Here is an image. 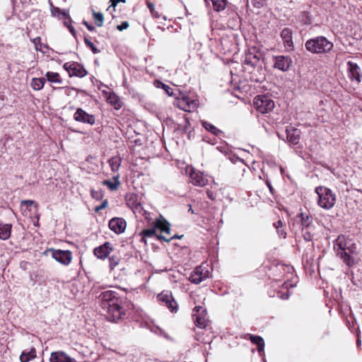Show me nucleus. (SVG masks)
<instances>
[{
	"mask_svg": "<svg viewBox=\"0 0 362 362\" xmlns=\"http://www.w3.org/2000/svg\"><path fill=\"white\" fill-rule=\"evenodd\" d=\"M98 299L108 321L118 322L124 318L125 309L121 305L122 300L115 291L110 290L103 291L99 295Z\"/></svg>",
	"mask_w": 362,
	"mask_h": 362,
	"instance_id": "1",
	"label": "nucleus"
},
{
	"mask_svg": "<svg viewBox=\"0 0 362 362\" xmlns=\"http://www.w3.org/2000/svg\"><path fill=\"white\" fill-rule=\"evenodd\" d=\"M305 48L311 54L325 55L331 53L334 44L325 36L318 35L306 40Z\"/></svg>",
	"mask_w": 362,
	"mask_h": 362,
	"instance_id": "2",
	"label": "nucleus"
},
{
	"mask_svg": "<svg viewBox=\"0 0 362 362\" xmlns=\"http://www.w3.org/2000/svg\"><path fill=\"white\" fill-rule=\"evenodd\" d=\"M337 246L338 247L337 254L340 255L344 262L348 266L353 265L354 264L353 255L356 253V245L353 240L344 235H339L337 239Z\"/></svg>",
	"mask_w": 362,
	"mask_h": 362,
	"instance_id": "3",
	"label": "nucleus"
},
{
	"mask_svg": "<svg viewBox=\"0 0 362 362\" xmlns=\"http://www.w3.org/2000/svg\"><path fill=\"white\" fill-rule=\"evenodd\" d=\"M132 209L136 216L144 218L148 226H170V223L162 215L153 217V215L144 210L141 203L136 200L133 202Z\"/></svg>",
	"mask_w": 362,
	"mask_h": 362,
	"instance_id": "4",
	"label": "nucleus"
},
{
	"mask_svg": "<svg viewBox=\"0 0 362 362\" xmlns=\"http://www.w3.org/2000/svg\"><path fill=\"white\" fill-rule=\"evenodd\" d=\"M318 196V205L325 209H329L333 207L335 203L336 197L331 189L323 187H317L315 189Z\"/></svg>",
	"mask_w": 362,
	"mask_h": 362,
	"instance_id": "5",
	"label": "nucleus"
},
{
	"mask_svg": "<svg viewBox=\"0 0 362 362\" xmlns=\"http://www.w3.org/2000/svg\"><path fill=\"white\" fill-rule=\"evenodd\" d=\"M254 105L258 112L267 115L274 110V102L270 96L260 95L255 98Z\"/></svg>",
	"mask_w": 362,
	"mask_h": 362,
	"instance_id": "6",
	"label": "nucleus"
},
{
	"mask_svg": "<svg viewBox=\"0 0 362 362\" xmlns=\"http://www.w3.org/2000/svg\"><path fill=\"white\" fill-rule=\"evenodd\" d=\"M170 228H151L143 230L145 236H153L156 235L158 239L163 240L166 242L170 241L173 238H180L182 235L178 236L177 234L171 233Z\"/></svg>",
	"mask_w": 362,
	"mask_h": 362,
	"instance_id": "7",
	"label": "nucleus"
},
{
	"mask_svg": "<svg viewBox=\"0 0 362 362\" xmlns=\"http://www.w3.org/2000/svg\"><path fill=\"white\" fill-rule=\"evenodd\" d=\"M347 77L351 82L358 85L362 81V69L356 63L348 61L346 62Z\"/></svg>",
	"mask_w": 362,
	"mask_h": 362,
	"instance_id": "8",
	"label": "nucleus"
},
{
	"mask_svg": "<svg viewBox=\"0 0 362 362\" xmlns=\"http://www.w3.org/2000/svg\"><path fill=\"white\" fill-rule=\"evenodd\" d=\"M175 105L185 112H193L198 107V101L192 99L187 95H183L181 98H177Z\"/></svg>",
	"mask_w": 362,
	"mask_h": 362,
	"instance_id": "9",
	"label": "nucleus"
},
{
	"mask_svg": "<svg viewBox=\"0 0 362 362\" xmlns=\"http://www.w3.org/2000/svg\"><path fill=\"white\" fill-rule=\"evenodd\" d=\"M272 59L274 62L273 67L283 72L288 71L293 64V61L290 56H273Z\"/></svg>",
	"mask_w": 362,
	"mask_h": 362,
	"instance_id": "10",
	"label": "nucleus"
},
{
	"mask_svg": "<svg viewBox=\"0 0 362 362\" xmlns=\"http://www.w3.org/2000/svg\"><path fill=\"white\" fill-rule=\"evenodd\" d=\"M209 277V271L206 266L203 264L197 267L189 276V281L195 284H199L204 279Z\"/></svg>",
	"mask_w": 362,
	"mask_h": 362,
	"instance_id": "11",
	"label": "nucleus"
},
{
	"mask_svg": "<svg viewBox=\"0 0 362 362\" xmlns=\"http://www.w3.org/2000/svg\"><path fill=\"white\" fill-rule=\"evenodd\" d=\"M206 310L202 306H196L193 309L192 317L197 327L204 328L206 326Z\"/></svg>",
	"mask_w": 362,
	"mask_h": 362,
	"instance_id": "12",
	"label": "nucleus"
},
{
	"mask_svg": "<svg viewBox=\"0 0 362 362\" xmlns=\"http://www.w3.org/2000/svg\"><path fill=\"white\" fill-rule=\"evenodd\" d=\"M64 68L68 71L70 76L83 78L88 74V71L83 66L77 62L65 63L64 64Z\"/></svg>",
	"mask_w": 362,
	"mask_h": 362,
	"instance_id": "13",
	"label": "nucleus"
},
{
	"mask_svg": "<svg viewBox=\"0 0 362 362\" xmlns=\"http://www.w3.org/2000/svg\"><path fill=\"white\" fill-rule=\"evenodd\" d=\"M49 252L55 260L63 264L68 265L71 261V253L68 250L50 249L45 252L46 254Z\"/></svg>",
	"mask_w": 362,
	"mask_h": 362,
	"instance_id": "14",
	"label": "nucleus"
},
{
	"mask_svg": "<svg viewBox=\"0 0 362 362\" xmlns=\"http://www.w3.org/2000/svg\"><path fill=\"white\" fill-rule=\"evenodd\" d=\"M74 119L76 122L88 124L90 125H93L95 123V115L88 114L81 107L76 109V111L74 114Z\"/></svg>",
	"mask_w": 362,
	"mask_h": 362,
	"instance_id": "15",
	"label": "nucleus"
},
{
	"mask_svg": "<svg viewBox=\"0 0 362 362\" xmlns=\"http://www.w3.org/2000/svg\"><path fill=\"white\" fill-rule=\"evenodd\" d=\"M158 299L161 303L166 306L171 312L176 313L177 310V303L173 298L171 293L162 292L158 296Z\"/></svg>",
	"mask_w": 362,
	"mask_h": 362,
	"instance_id": "16",
	"label": "nucleus"
},
{
	"mask_svg": "<svg viewBox=\"0 0 362 362\" xmlns=\"http://www.w3.org/2000/svg\"><path fill=\"white\" fill-rule=\"evenodd\" d=\"M112 251V245L109 242H105L104 244L95 247L93 250V254L98 259H105Z\"/></svg>",
	"mask_w": 362,
	"mask_h": 362,
	"instance_id": "17",
	"label": "nucleus"
},
{
	"mask_svg": "<svg viewBox=\"0 0 362 362\" xmlns=\"http://www.w3.org/2000/svg\"><path fill=\"white\" fill-rule=\"evenodd\" d=\"M49 362H77L74 358L71 357L63 351H53L50 354Z\"/></svg>",
	"mask_w": 362,
	"mask_h": 362,
	"instance_id": "18",
	"label": "nucleus"
},
{
	"mask_svg": "<svg viewBox=\"0 0 362 362\" xmlns=\"http://www.w3.org/2000/svg\"><path fill=\"white\" fill-rule=\"evenodd\" d=\"M20 209L24 216H28L29 213L37 212L38 204L33 200H23L21 202Z\"/></svg>",
	"mask_w": 362,
	"mask_h": 362,
	"instance_id": "19",
	"label": "nucleus"
},
{
	"mask_svg": "<svg viewBox=\"0 0 362 362\" xmlns=\"http://www.w3.org/2000/svg\"><path fill=\"white\" fill-rule=\"evenodd\" d=\"M280 35L283 40L284 47L292 49L293 48L292 30L288 28H284L281 30Z\"/></svg>",
	"mask_w": 362,
	"mask_h": 362,
	"instance_id": "20",
	"label": "nucleus"
},
{
	"mask_svg": "<svg viewBox=\"0 0 362 362\" xmlns=\"http://www.w3.org/2000/svg\"><path fill=\"white\" fill-rule=\"evenodd\" d=\"M260 54L255 52V51L249 50L245 53L243 63L246 65L255 67L257 65L259 61Z\"/></svg>",
	"mask_w": 362,
	"mask_h": 362,
	"instance_id": "21",
	"label": "nucleus"
},
{
	"mask_svg": "<svg viewBox=\"0 0 362 362\" xmlns=\"http://www.w3.org/2000/svg\"><path fill=\"white\" fill-rule=\"evenodd\" d=\"M288 141L292 145H296L300 141V131L296 128L290 127L286 129Z\"/></svg>",
	"mask_w": 362,
	"mask_h": 362,
	"instance_id": "22",
	"label": "nucleus"
},
{
	"mask_svg": "<svg viewBox=\"0 0 362 362\" xmlns=\"http://www.w3.org/2000/svg\"><path fill=\"white\" fill-rule=\"evenodd\" d=\"M190 179L193 185L200 187L206 185L208 182L207 179L199 171L192 170L190 173Z\"/></svg>",
	"mask_w": 362,
	"mask_h": 362,
	"instance_id": "23",
	"label": "nucleus"
},
{
	"mask_svg": "<svg viewBox=\"0 0 362 362\" xmlns=\"http://www.w3.org/2000/svg\"><path fill=\"white\" fill-rule=\"evenodd\" d=\"M37 357V351L34 346L25 349L21 352L19 360L21 362H29Z\"/></svg>",
	"mask_w": 362,
	"mask_h": 362,
	"instance_id": "24",
	"label": "nucleus"
},
{
	"mask_svg": "<svg viewBox=\"0 0 362 362\" xmlns=\"http://www.w3.org/2000/svg\"><path fill=\"white\" fill-rule=\"evenodd\" d=\"M248 335L251 342L257 346L258 352L261 353L263 351L264 348V339L259 336Z\"/></svg>",
	"mask_w": 362,
	"mask_h": 362,
	"instance_id": "25",
	"label": "nucleus"
},
{
	"mask_svg": "<svg viewBox=\"0 0 362 362\" xmlns=\"http://www.w3.org/2000/svg\"><path fill=\"white\" fill-rule=\"evenodd\" d=\"M114 181H111L109 180H105L103 181L102 184L104 186H107L110 190L114 191L118 189V187L120 184L119 181V175H115L113 177Z\"/></svg>",
	"mask_w": 362,
	"mask_h": 362,
	"instance_id": "26",
	"label": "nucleus"
},
{
	"mask_svg": "<svg viewBox=\"0 0 362 362\" xmlns=\"http://www.w3.org/2000/svg\"><path fill=\"white\" fill-rule=\"evenodd\" d=\"M121 261V257L119 254H113L111 256L108 257L109 262V268L110 271H112L119 264Z\"/></svg>",
	"mask_w": 362,
	"mask_h": 362,
	"instance_id": "27",
	"label": "nucleus"
},
{
	"mask_svg": "<svg viewBox=\"0 0 362 362\" xmlns=\"http://www.w3.org/2000/svg\"><path fill=\"white\" fill-rule=\"evenodd\" d=\"M45 81V78H33L31 81L30 86L34 90H40L44 87Z\"/></svg>",
	"mask_w": 362,
	"mask_h": 362,
	"instance_id": "28",
	"label": "nucleus"
},
{
	"mask_svg": "<svg viewBox=\"0 0 362 362\" xmlns=\"http://www.w3.org/2000/svg\"><path fill=\"white\" fill-rule=\"evenodd\" d=\"M298 218L300 219L301 226H310L312 223V217L307 213L301 212L299 214Z\"/></svg>",
	"mask_w": 362,
	"mask_h": 362,
	"instance_id": "29",
	"label": "nucleus"
},
{
	"mask_svg": "<svg viewBox=\"0 0 362 362\" xmlns=\"http://www.w3.org/2000/svg\"><path fill=\"white\" fill-rule=\"evenodd\" d=\"M48 81L52 83H62V79L58 73L47 71L45 74Z\"/></svg>",
	"mask_w": 362,
	"mask_h": 362,
	"instance_id": "30",
	"label": "nucleus"
},
{
	"mask_svg": "<svg viewBox=\"0 0 362 362\" xmlns=\"http://www.w3.org/2000/svg\"><path fill=\"white\" fill-rule=\"evenodd\" d=\"M108 163L112 171L117 172L120 167L122 159L119 157H113L108 160Z\"/></svg>",
	"mask_w": 362,
	"mask_h": 362,
	"instance_id": "31",
	"label": "nucleus"
},
{
	"mask_svg": "<svg viewBox=\"0 0 362 362\" xmlns=\"http://www.w3.org/2000/svg\"><path fill=\"white\" fill-rule=\"evenodd\" d=\"M202 126L204 129H206L207 131L211 132L212 134H214V135L216 136H218L219 134H221V131L218 129H217L214 125H213L211 123H209L208 122H206V121H203L202 122Z\"/></svg>",
	"mask_w": 362,
	"mask_h": 362,
	"instance_id": "32",
	"label": "nucleus"
},
{
	"mask_svg": "<svg viewBox=\"0 0 362 362\" xmlns=\"http://www.w3.org/2000/svg\"><path fill=\"white\" fill-rule=\"evenodd\" d=\"M215 11H223L227 5V0H211Z\"/></svg>",
	"mask_w": 362,
	"mask_h": 362,
	"instance_id": "33",
	"label": "nucleus"
},
{
	"mask_svg": "<svg viewBox=\"0 0 362 362\" xmlns=\"http://www.w3.org/2000/svg\"><path fill=\"white\" fill-rule=\"evenodd\" d=\"M299 19L304 25H310L312 23V18L309 12H301L299 16Z\"/></svg>",
	"mask_w": 362,
	"mask_h": 362,
	"instance_id": "34",
	"label": "nucleus"
},
{
	"mask_svg": "<svg viewBox=\"0 0 362 362\" xmlns=\"http://www.w3.org/2000/svg\"><path fill=\"white\" fill-rule=\"evenodd\" d=\"M126 221L124 218H113L109 221L108 226H126Z\"/></svg>",
	"mask_w": 362,
	"mask_h": 362,
	"instance_id": "35",
	"label": "nucleus"
},
{
	"mask_svg": "<svg viewBox=\"0 0 362 362\" xmlns=\"http://www.w3.org/2000/svg\"><path fill=\"white\" fill-rule=\"evenodd\" d=\"M110 103L113 105L116 109L121 107L120 100L117 95L115 93L110 94L107 98Z\"/></svg>",
	"mask_w": 362,
	"mask_h": 362,
	"instance_id": "36",
	"label": "nucleus"
},
{
	"mask_svg": "<svg viewBox=\"0 0 362 362\" xmlns=\"http://www.w3.org/2000/svg\"><path fill=\"white\" fill-rule=\"evenodd\" d=\"M93 15L95 18L96 25L98 27H102L104 21L103 14L100 12L93 11Z\"/></svg>",
	"mask_w": 362,
	"mask_h": 362,
	"instance_id": "37",
	"label": "nucleus"
},
{
	"mask_svg": "<svg viewBox=\"0 0 362 362\" xmlns=\"http://www.w3.org/2000/svg\"><path fill=\"white\" fill-rule=\"evenodd\" d=\"M11 228H0V239L7 240L11 236Z\"/></svg>",
	"mask_w": 362,
	"mask_h": 362,
	"instance_id": "38",
	"label": "nucleus"
},
{
	"mask_svg": "<svg viewBox=\"0 0 362 362\" xmlns=\"http://www.w3.org/2000/svg\"><path fill=\"white\" fill-rule=\"evenodd\" d=\"M156 83L157 87H161L168 95H172L173 94V89L168 85H165L160 81H156Z\"/></svg>",
	"mask_w": 362,
	"mask_h": 362,
	"instance_id": "39",
	"label": "nucleus"
},
{
	"mask_svg": "<svg viewBox=\"0 0 362 362\" xmlns=\"http://www.w3.org/2000/svg\"><path fill=\"white\" fill-rule=\"evenodd\" d=\"M91 196L93 199L100 200L103 197V192L102 189H92Z\"/></svg>",
	"mask_w": 362,
	"mask_h": 362,
	"instance_id": "40",
	"label": "nucleus"
},
{
	"mask_svg": "<svg viewBox=\"0 0 362 362\" xmlns=\"http://www.w3.org/2000/svg\"><path fill=\"white\" fill-rule=\"evenodd\" d=\"M84 42H85L86 45L88 47H89L94 54H97V53L100 52V50L87 37H85Z\"/></svg>",
	"mask_w": 362,
	"mask_h": 362,
	"instance_id": "41",
	"label": "nucleus"
},
{
	"mask_svg": "<svg viewBox=\"0 0 362 362\" xmlns=\"http://www.w3.org/2000/svg\"><path fill=\"white\" fill-rule=\"evenodd\" d=\"M40 40H41V39L40 37H37L32 40L33 42L34 43V45H35V49L38 51H42V49H41L42 44L40 42Z\"/></svg>",
	"mask_w": 362,
	"mask_h": 362,
	"instance_id": "42",
	"label": "nucleus"
},
{
	"mask_svg": "<svg viewBox=\"0 0 362 362\" xmlns=\"http://www.w3.org/2000/svg\"><path fill=\"white\" fill-rule=\"evenodd\" d=\"M308 228H305V230H304V228H303V238L306 241H310L313 238V235L307 230Z\"/></svg>",
	"mask_w": 362,
	"mask_h": 362,
	"instance_id": "43",
	"label": "nucleus"
},
{
	"mask_svg": "<svg viewBox=\"0 0 362 362\" xmlns=\"http://www.w3.org/2000/svg\"><path fill=\"white\" fill-rule=\"evenodd\" d=\"M129 26V24L127 21H123L120 25H118L117 26V29L119 31H122L127 28H128Z\"/></svg>",
	"mask_w": 362,
	"mask_h": 362,
	"instance_id": "44",
	"label": "nucleus"
},
{
	"mask_svg": "<svg viewBox=\"0 0 362 362\" xmlns=\"http://www.w3.org/2000/svg\"><path fill=\"white\" fill-rule=\"evenodd\" d=\"M115 233L122 234L125 231L126 228H110Z\"/></svg>",
	"mask_w": 362,
	"mask_h": 362,
	"instance_id": "45",
	"label": "nucleus"
},
{
	"mask_svg": "<svg viewBox=\"0 0 362 362\" xmlns=\"http://www.w3.org/2000/svg\"><path fill=\"white\" fill-rule=\"evenodd\" d=\"M52 14L54 16H59V13H61V10L57 7H53L51 10Z\"/></svg>",
	"mask_w": 362,
	"mask_h": 362,
	"instance_id": "46",
	"label": "nucleus"
},
{
	"mask_svg": "<svg viewBox=\"0 0 362 362\" xmlns=\"http://www.w3.org/2000/svg\"><path fill=\"white\" fill-rule=\"evenodd\" d=\"M277 296L281 299H288L289 297L288 292H286L285 293H281V292H277Z\"/></svg>",
	"mask_w": 362,
	"mask_h": 362,
	"instance_id": "47",
	"label": "nucleus"
},
{
	"mask_svg": "<svg viewBox=\"0 0 362 362\" xmlns=\"http://www.w3.org/2000/svg\"><path fill=\"white\" fill-rule=\"evenodd\" d=\"M107 204V201L105 200L103 202V203L100 206H97L95 207V211H99L100 210L104 209Z\"/></svg>",
	"mask_w": 362,
	"mask_h": 362,
	"instance_id": "48",
	"label": "nucleus"
},
{
	"mask_svg": "<svg viewBox=\"0 0 362 362\" xmlns=\"http://www.w3.org/2000/svg\"><path fill=\"white\" fill-rule=\"evenodd\" d=\"M278 229V233L279 234V235L284 238H286V233L285 231H284V228H276Z\"/></svg>",
	"mask_w": 362,
	"mask_h": 362,
	"instance_id": "49",
	"label": "nucleus"
},
{
	"mask_svg": "<svg viewBox=\"0 0 362 362\" xmlns=\"http://www.w3.org/2000/svg\"><path fill=\"white\" fill-rule=\"evenodd\" d=\"M83 24L86 25V27L87 28V29H88V30H90V31H93V30H95V27H94L93 25H91L88 24V22H86V21H84L83 22Z\"/></svg>",
	"mask_w": 362,
	"mask_h": 362,
	"instance_id": "50",
	"label": "nucleus"
},
{
	"mask_svg": "<svg viewBox=\"0 0 362 362\" xmlns=\"http://www.w3.org/2000/svg\"><path fill=\"white\" fill-rule=\"evenodd\" d=\"M266 184H267L270 192L273 194L274 193V189L273 187L272 186L270 181L269 180H267Z\"/></svg>",
	"mask_w": 362,
	"mask_h": 362,
	"instance_id": "51",
	"label": "nucleus"
},
{
	"mask_svg": "<svg viewBox=\"0 0 362 362\" xmlns=\"http://www.w3.org/2000/svg\"><path fill=\"white\" fill-rule=\"evenodd\" d=\"M62 16V18H64L65 20L69 18V16L65 11H61V13H59V16Z\"/></svg>",
	"mask_w": 362,
	"mask_h": 362,
	"instance_id": "52",
	"label": "nucleus"
},
{
	"mask_svg": "<svg viewBox=\"0 0 362 362\" xmlns=\"http://www.w3.org/2000/svg\"><path fill=\"white\" fill-rule=\"evenodd\" d=\"M305 259L306 262H314L313 257H310L308 254L306 255Z\"/></svg>",
	"mask_w": 362,
	"mask_h": 362,
	"instance_id": "53",
	"label": "nucleus"
},
{
	"mask_svg": "<svg viewBox=\"0 0 362 362\" xmlns=\"http://www.w3.org/2000/svg\"><path fill=\"white\" fill-rule=\"evenodd\" d=\"M119 2H125V0H115V1H112V6L115 7Z\"/></svg>",
	"mask_w": 362,
	"mask_h": 362,
	"instance_id": "54",
	"label": "nucleus"
},
{
	"mask_svg": "<svg viewBox=\"0 0 362 362\" xmlns=\"http://www.w3.org/2000/svg\"><path fill=\"white\" fill-rule=\"evenodd\" d=\"M207 195L212 200H214L215 198V197L214 196V193L212 192H207Z\"/></svg>",
	"mask_w": 362,
	"mask_h": 362,
	"instance_id": "55",
	"label": "nucleus"
},
{
	"mask_svg": "<svg viewBox=\"0 0 362 362\" xmlns=\"http://www.w3.org/2000/svg\"><path fill=\"white\" fill-rule=\"evenodd\" d=\"M67 28L73 35L75 33V30L72 25H67Z\"/></svg>",
	"mask_w": 362,
	"mask_h": 362,
	"instance_id": "56",
	"label": "nucleus"
},
{
	"mask_svg": "<svg viewBox=\"0 0 362 362\" xmlns=\"http://www.w3.org/2000/svg\"><path fill=\"white\" fill-rule=\"evenodd\" d=\"M147 6L151 11L154 8L153 4L151 2H147Z\"/></svg>",
	"mask_w": 362,
	"mask_h": 362,
	"instance_id": "57",
	"label": "nucleus"
},
{
	"mask_svg": "<svg viewBox=\"0 0 362 362\" xmlns=\"http://www.w3.org/2000/svg\"><path fill=\"white\" fill-rule=\"evenodd\" d=\"M64 25L67 27V25H71L68 22L64 21Z\"/></svg>",
	"mask_w": 362,
	"mask_h": 362,
	"instance_id": "58",
	"label": "nucleus"
},
{
	"mask_svg": "<svg viewBox=\"0 0 362 362\" xmlns=\"http://www.w3.org/2000/svg\"><path fill=\"white\" fill-rule=\"evenodd\" d=\"M132 199H133V198H130V199H129V202H128V204H129V205H130V204H131Z\"/></svg>",
	"mask_w": 362,
	"mask_h": 362,
	"instance_id": "59",
	"label": "nucleus"
},
{
	"mask_svg": "<svg viewBox=\"0 0 362 362\" xmlns=\"http://www.w3.org/2000/svg\"><path fill=\"white\" fill-rule=\"evenodd\" d=\"M35 226H38V221L36 223H34Z\"/></svg>",
	"mask_w": 362,
	"mask_h": 362,
	"instance_id": "60",
	"label": "nucleus"
},
{
	"mask_svg": "<svg viewBox=\"0 0 362 362\" xmlns=\"http://www.w3.org/2000/svg\"><path fill=\"white\" fill-rule=\"evenodd\" d=\"M4 226L8 227V226H12L11 224H5Z\"/></svg>",
	"mask_w": 362,
	"mask_h": 362,
	"instance_id": "61",
	"label": "nucleus"
},
{
	"mask_svg": "<svg viewBox=\"0 0 362 362\" xmlns=\"http://www.w3.org/2000/svg\"><path fill=\"white\" fill-rule=\"evenodd\" d=\"M266 0H259V1L260 2H263V1H265Z\"/></svg>",
	"mask_w": 362,
	"mask_h": 362,
	"instance_id": "62",
	"label": "nucleus"
},
{
	"mask_svg": "<svg viewBox=\"0 0 362 362\" xmlns=\"http://www.w3.org/2000/svg\"><path fill=\"white\" fill-rule=\"evenodd\" d=\"M110 1H111L112 3V1H115V0H110Z\"/></svg>",
	"mask_w": 362,
	"mask_h": 362,
	"instance_id": "63",
	"label": "nucleus"
}]
</instances>
